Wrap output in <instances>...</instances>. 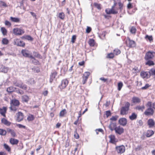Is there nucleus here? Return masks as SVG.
<instances>
[{
    "label": "nucleus",
    "mask_w": 155,
    "mask_h": 155,
    "mask_svg": "<svg viewBox=\"0 0 155 155\" xmlns=\"http://www.w3.org/2000/svg\"><path fill=\"white\" fill-rule=\"evenodd\" d=\"M15 44L17 46L22 47H24L25 46V43L22 41H21L19 38H16L14 40Z\"/></svg>",
    "instance_id": "10"
},
{
    "label": "nucleus",
    "mask_w": 155,
    "mask_h": 155,
    "mask_svg": "<svg viewBox=\"0 0 155 155\" xmlns=\"http://www.w3.org/2000/svg\"><path fill=\"white\" fill-rule=\"evenodd\" d=\"M2 42L4 45H7L9 41L6 38H3L2 40Z\"/></svg>",
    "instance_id": "42"
},
{
    "label": "nucleus",
    "mask_w": 155,
    "mask_h": 155,
    "mask_svg": "<svg viewBox=\"0 0 155 155\" xmlns=\"http://www.w3.org/2000/svg\"><path fill=\"white\" fill-rule=\"evenodd\" d=\"M144 108H145V107L144 106H137L135 108V109L136 110H143Z\"/></svg>",
    "instance_id": "54"
},
{
    "label": "nucleus",
    "mask_w": 155,
    "mask_h": 155,
    "mask_svg": "<svg viewBox=\"0 0 155 155\" xmlns=\"http://www.w3.org/2000/svg\"><path fill=\"white\" fill-rule=\"evenodd\" d=\"M7 131L8 132L10 133L12 137H14L16 136V134L14 130L8 128L7 129Z\"/></svg>",
    "instance_id": "30"
},
{
    "label": "nucleus",
    "mask_w": 155,
    "mask_h": 155,
    "mask_svg": "<svg viewBox=\"0 0 155 155\" xmlns=\"http://www.w3.org/2000/svg\"><path fill=\"white\" fill-rule=\"evenodd\" d=\"M117 4V3L114 1V4L111 8L105 9L106 13L107 14H116L118 13L119 10L120 13L122 12L124 7V4L120 1H119L117 3L119 6L118 8L116 7Z\"/></svg>",
    "instance_id": "1"
},
{
    "label": "nucleus",
    "mask_w": 155,
    "mask_h": 155,
    "mask_svg": "<svg viewBox=\"0 0 155 155\" xmlns=\"http://www.w3.org/2000/svg\"><path fill=\"white\" fill-rule=\"evenodd\" d=\"M118 122L120 125L123 126H125L127 124V120L126 118H122L119 119Z\"/></svg>",
    "instance_id": "16"
},
{
    "label": "nucleus",
    "mask_w": 155,
    "mask_h": 155,
    "mask_svg": "<svg viewBox=\"0 0 155 155\" xmlns=\"http://www.w3.org/2000/svg\"><path fill=\"white\" fill-rule=\"evenodd\" d=\"M18 106L10 105L9 109L15 112L18 110Z\"/></svg>",
    "instance_id": "38"
},
{
    "label": "nucleus",
    "mask_w": 155,
    "mask_h": 155,
    "mask_svg": "<svg viewBox=\"0 0 155 155\" xmlns=\"http://www.w3.org/2000/svg\"><path fill=\"white\" fill-rule=\"evenodd\" d=\"M88 43L89 45L91 47H94L95 44L94 40L93 39H90Z\"/></svg>",
    "instance_id": "36"
},
{
    "label": "nucleus",
    "mask_w": 155,
    "mask_h": 155,
    "mask_svg": "<svg viewBox=\"0 0 155 155\" xmlns=\"http://www.w3.org/2000/svg\"><path fill=\"white\" fill-rule=\"evenodd\" d=\"M7 133L6 131L3 129H0V135L5 136Z\"/></svg>",
    "instance_id": "44"
},
{
    "label": "nucleus",
    "mask_w": 155,
    "mask_h": 155,
    "mask_svg": "<svg viewBox=\"0 0 155 155\" xmlns=\"http://www.w3.org/2000/svg\"><path fill=\"white\" fill-rule=\"evenodd\" d=\"M147 124L149 128H153L154 127L155 122L152 119H149L147 121Z\"/></svg>",
    "instance_id": "17"
},
{
    "label": "nucleus",
    "mask_w": 155,
    "mask_h": 155,
    "mask_svg": "<svg viewBox=\"0 0 155 155\" xmlns=\"http://www.w3.org/2000/svg\"><path fill=\"white\" fill-rule=\"evenodd\" d=\"M57 74V73L56 71H54L51 73V74L50 75V82H51L55 78Z\"/></svg>",
    "instance_id": "25"
},
{
    "label": "nucleus",
    "mask_w": 155,
    "mask_h": 155,
    "mask_svg": "<svg viewBox=\"0 0 155 155\" xmlns=\"http://www.w3.org/2000/svg\"><path fill=\"white\" fill-rule=\"evenodd\" d=\"M28 82L30 84H33L35 83V81L33 78H31L28 80Z\"/></svg>",
    "instance_id": "53"
},
{
    "label": "nucleus",
    "mask_w": 155,
    "mask_h": 155,
    "mask_svg": "<svg viewBox=\"0 0 155 155\" xmlns=\"http://www.w3.org/2000/svg\"><path fill=\"white\" fill-rule=\"evenodd\" d=\"M130 105V103L129 102H126L124 106L122 107L121 109L120 110V114L122 115L127 114L129 109Z\"/></svg>",
    "instance_id": "2"
},
{
    "label": "nucleus",
    "mask_w": 155,
    "mask_h": 155,
    "mask_svg": "<svg viewBox=\"0 0 155 155\" xmlns=\"http://www.w3.org/2000/svg\"><path fill=\"white\" fill-rule=\"evenodd\" d=\"M21 38L22 39H26L28 41H32L33 40V38L29 35H25Z\"/></svg>",
    "instance_id": "23"
},
{
    "label": "nucleus",
    "mask_w": 155,
    "mask_h": 155,
    "mask_svg": "<svg viewBox=\"0 0 155 155\" xmlns=\"http://www.w3.org/2000/svg\"><path fill=\"white\" fill-rule=\"evenodd\" d=\"M69 83V81L67 79H63L60 84L58 86L59 88L61 90L65 88Z\"/></svg>",
    "instance_id": "7"
},
{
    "label": "nucleus",
    "mask_w": 155,
    "mask_h": 155,
    "mask_svg": "<svg viewBox=\"0 0 155 155\" xmlns=\"http://www.w3.org/2000/svg\"><path fill=\"white\" fill-rule=\"evenodd\" d=\"M155 57V52L153 51H149L146 53L144 59L146 60L152 59Z\"/></svg>",
    "instance_id": "3"
},
{
    "label": "nucleus",
    "mask_w": 155,
    "mask_h": 155,
    "mask_svg": "<svg viewBox=\"0 0 155 155\" xmlns=\"http://www.w3.org/2000/svg\"><path fill=\"white\" fill-rule=\"evenodd\" d=\"M110 139L109 142L113 144H116L117 140L115 138V136L113 135H111L109 136Z\"/></svg>",
    "instance_id": "12"
},
{
    "label": "nucleus",
    "mask_w": 155,
    "mask_h": 155,
    "mask_svg": "<svg viewBox=\"0 0 155 155\" xmlns=\"http://www.w3.org/2000/svg\"><path fill=\"white\" fill-rule=\"evenodd\" d=\"M16 120L18 122L22 120L24 118L23 114L20 111L18 112L16 114Z\"/></svg>",
    "instance_id": "8"
},
{
    "label": "nucleus",
    "mask_w": 155,
    "mask_h": 155,
    "mask_svg": "<svg viewBox=\"0 0 155 155\" xmlns=\"http://www.w3.org/2000/svg\"><path fill=\"white\" fill-rule=\"evenodd\" d=\"M58 17L61 19L63 20L65 18V15L63 12L60 13L58 14Z\"/></svg>",
    "instance_id": "41"
},
{
    "label": "nucleus",
    "mask_w": 155,
    "mask_h": 155,
    "mask_svg": "<svg viewBox=\"0 0 155 155\" xmlns=\"http://www.w3.org/2000/svg\"><path fill=\"white\" fill-rule=\"evenodd\" d=\"M151 85H150L148 84H147L145 85L144 86L142 87L141 88V89L142 90H145L148 88Z\"/></svg>",
    "instance_id": "56"
},
{
    "label": "nucleus",
    "mask_w": 155,
    "mask_h": 155,
    "mask_svg": "<svg viewBox=\"0 0 155 155\" xmlns=\"http://www.w3.org/2000/svg\"><path fill=\"white\" fill-rule=\"evenodd\" d=\"M136 30V29L134 27H132L130 29V31L132 34H135Z\"/></svg>",
    "instance_id": "51"
},
{
    "label": "nucleus",
    "mask_w": 155,
    "mask_h": 155,
    "mask_svg": "<svg viewBox=\"0 0 155 155\" xmlns=\"http://www.w3.org/2000/svg\"><path fill=\"white\" fill-rule=\"evenodd\" d=\"M123 86V84L122 82H119L118 83L117 87H118V91H120L121 90L122 87Z\"/></svg>",
    "instance_id": "48"
},
{
    "label": "nucleus",
    "mask_w": 155,
    "mask_h": 155,
    "mask_svg": "<svg viewBox=\"0 0 155 155\" xmlns=\"http://www.w3.org/2000/svg\"><path fill=\"white\" fill-rule=\"evenodd\" d=\"M115 150L118 154H122L125 152L126 148L124 145L117 146L115 147Z\"/></svg>",
    "instance_id": "5"
},
{
    "label": "nucleus",
    "mask_w": 155,
    "mask_h": 155,
    "mask_svg": "<svg viewBox=\"0 0 155 155\" xmlns=\"http://www.w3.org/2000/svg\"><path fill=\"white\" fill-rule=\"evenodd\" d=\"M67 113L66 110L65 109H63L60 112L59 116L60 117H64L66 114Z\"/></svg>",
    "instance_id": "31"
},
{
    "label": "nucleus",
    "mask_w": 155,
    "mask_h": 155,
    "mask_svg": "<svg viewBox=\"0 0 155 155\" xmlns=\"http://www.w3.org/2000/svg\"><path fill=\"white\" fill-rule=\"evenodd\" d=\"M25 32L24 29L21 28H15L13 30V33L15 35H21L23 34Z\"/></svg>",
    "instance_id": "6"
},
{
    "label": "nucleus",
    "mask_w": 155,
    "mask_h": 155,
    "mask_svg": "<svg viewBox=\"0 0 155 155\" xmlns=\"http://www.w3.org/2000/svg\"><path fill=\"white\" fill-rule=\"evenodd\" d=\"M91 28L87 26L86 29V32L87 33H89L91 31Z\"/></svg>",
    "instance_id": "59"
},
{
    "label": "nucleus",
    "mask_w": 155,
    "mask_h": 155,
    "mask_svg": "<svg viewBox=\"0 0 155 155\" xmlns=\"http://www.w3.org/2000/svg\"><path fill=\"white\" fill-rule=\"evenodd\" d=\"M145 38L147 41H149L150 42L153 41V38L152 35L149 36L146 35L145 37Z\"/></svg>",
    "instance_id": "32"
},
{
    "label": "nucleus",
    "mask_w": 155,
    "mask_h": 155,
    "mask_svg": "<svg viewBox=\"0 0 155 155\" xmlns=\"http://www.w3.org/2000/svg\"><path fill=\"white\" fill-rule=\"evenodd\" d=\"M20 88L24 90H27L28 89V87L26 85L23 84V83L22 84V85L21 86Z\"/></svg>",
    "instance_id": "55"
},
{
    "label": "nucleus",
    "mask_w": 155,
    "mask_h": 155,
    "mask_svg": "<svg viewBox=\"0 0 155 155\" xmlns=\"http://www.w3.org/2000/svg\"><path fill=\"white\" fill-rule=\"evenodd\" d=\"M147 61L145 63L146 65H148L149 66H153L154 65V63L153 61L150 60H147Z\"/></svg>",
    "instance_id": "40"
},
{
    "label": "nucleus",
    "mask_w": 155,
    "mask_h": 155,
    "mask_svg": "<svg viewBox=\"0 0 155 155\" xmlns=\"http://www.w3.org/2000/svg\"><path fill=\"white\" fill-rule=\"evenodd\" d=\"M131 101L134 104H139L141 102V100L140 99L137 97H134L132 98Z\"/></svg>",
    "instance_id": "19"
},
{
    "label": "nucleus",
    "mask_w": 155,
    "mask_h": 155,
    "mask_svg": "<svg viewBox=\"0 0 155 155\" xmlns=\"http://www.w3.org/2000/svg\"><path fill=\"white\" fill-rule=\"evenodd\" d=\"M149 73L150 75V76H155V69L151 68L149 71Z\"/></svg>",
    "instance_id": "45"
},
{
    "label": "nucleus",
    "mask_w": 155,
    "mask_h": 155,
    "mask_svg": "<svg viewBox=\"0 0 155 155\" xmlns=\"http://www.w3.org/2000/svg\"><path fill=\"white\" fill-rule=\"evenodd\" d=\"M35 119L33 115L30 114L27 117V119L28 121H31Z\"/></svg>",
    "instance_id": "43"
},
{
    "label": "nucleus",
    "mask_w": 155,
    "mask_h": 155,
    "mask_svg": "<svg viewBox=\"0 0 155 155\" xmlns=\"http://www.w3.org/2000/svg\"><path fill=\"white\" fill-rule=\"evenodd\" d=\"M125 43L126 46L130 48H134L136 46V43L132 40H131L129 37H127L125 41Z\"/></svg>",
    "instance_id": "4"
},
{
    "label": "nucleus",
    "mask_w": 155,
    "mask_h": 155,
    "mask_svg": "<svg viewBox=\"0 0 155 155\" xmlns=\"http://www.w3.org/2000/svg\"><path fill=\"white\" fill-rule=\"evenodd\" d=\"M152 103L150 101H149L148 102L147 104L146 105V106L147 107H149V108H151L152 107Z\"/></svg>",
    "instance_id": "63"
},
{
    "label": "nucleus",
    "mask_w": 155,
    "mask_h": 155,
    "mask_svg": "<svg viewBox=\"0 0 155 155\" xmlns=\"http://www.w3.org/2000/svg\"><path fill=\"white\" fill-rule=\"evenodd\" d=\"M5 25L8 26V27H10L11 25V23L7 20H5Z\"/></svg>",
    "instance_id": "57"
},
{
    "label": "nucleus",
    "mask_w": 155,
    "mask_h": 155,
    "mask_svg": "<svg viewBox=\"0 0 155 155\" xmlns=\"http://www.w3.org/2000/svg\"><path fill=\"white\" fill-rule=\"evenodd\" d=\"M16 89V88L13 87H10L7 88L6 91L8 93H11L14 92Z\"/></svg>",
    "instance_id": "33"
},
{
    "label": "nucleus",
    "mask_w": 155,
    "mask_h": 155,
    "mask_svg": "<svg viewBox=\"0 0 155 155\" xmlns=\"http://www.w3.org/2000/svg\"><path fill=\"white\" fill-rule=\"evenodd\" d=\"M154 112L153 109L151 108H149L147 109L145 111L144 114L147 116H150L152 115Z\"/></svg>",
    "instance_id": "15"
},
{
    "label": "nucleus",
    "mask_w": 155,
    "mask_h": 155,
    "mask_svg": "<svg viewBox=\"0 0 155 155\" xmlns=\"http://www.w3.org/2000/svg\"><path fill=\"white\" fill-rule=\"evenodd\" d=\"M8 7V5L5 2L0 1V7Z\"/></svg>",
    "instance_id": "47"
},
{
    "label": "nucleus",
    "mask_w": 155,
    "mask_h": 155,
    "mask_svg": "<svg viewBox=\"0 0 155 155\" xmlns=\"http://www.w3.org/2000/svg\"><path fill=\"white\" fill-rule=\"evenodd\" d=\"M80 116H78V119L77 120H75L74 122V124L76 125H77L78 123L80 124L81 123V121H79V118L80 117Z\"/></svg>",
    "instance_id": "64"
},
{
    "label": "nucleus",
    "mask_w": 155,
    "mask_h": 155,
    "mask_svg": "<svg viewBox=\"0 0 155 155\" xmlns=\"http://www.w3.org/2000/svg\"><path fill=\"white\" fill-rule=\"evenodd\" d=\"M90 73L89 72H86L84 74L83 77L88 79L89 76L90 75Z\"/></svg>",
    "instance_id": "52"
},
{
    "label": "nucleus",
    "mask_w": 155,
    "mask_h": 155,
    "mask_svg": "<svg viewBox=\"0 0 155 155\" xmlns=\"http://www.w3.org/2000/svg\"><path fill=\"white\" fill-rule=\"evenodd\" d=\"M7 110V107H4L2 108H0V114L4 117H6V114Z\"/></svg>",
    "instance_id": "14"
},
{
    "label": "nucleus",
    "mask_w": 155,
    "mask_h": 155,
    "mask_svg": "<svg viewBox=\"0 0 155 155\" xmlns=\"http://www.w3.org/2000/svg\"><path fill=\"white\" fill-rule=\"evenodd\" d=\"M1 123L4 125L9 126L11 124V123L8 121V120L5 118H2L1 120Z\"/></svg>",
    "instance_id": "21"
},
{
    "label": "nucleus",
    "mask_w": 155,
    "mask_h": 155,
    "mask_svg": "<svg viewBox=\"0 0 155 155\" xmlns=\"http://www.w3.org/2000/svg\"><path fill=\"white\" fill-rule=\"evenodd\" d=\"M74 137L76 139H78L79 138L78 134L77 133V129H76L74 131Z\"/></svg>",
    "instance_id": "49"
},
{
    "label": "nucleus",
    "mask_w": 155,
    "mask_h": 155,
    "mask_svg": "<svg viewBox=\"0 0 155 155\" xmlns=\"http://www.w3.org/2000/svg\"><path fill=\"white\" fill-rule=\"evenodd\" d=\"M114 57V54L112 52L108 53L106 56L107 58L109 59H113Z\"/></svg>",
    "instance_id": "35"
},
{
    "label": "nucleus",
    "mask_w": 155,
    "mask_h": 155,
    "mask_svg": "<svg viewBox=\"0 0 155 155\" xmlns=\"http://www.w3.org/2000/svg\"><path fill=\"white\" fill-rule=\"evenodd\" d=\"M140 69L138 67L135 66L134 68L132 69V72L134 74H137L140 72Z\"/></svg>",
    "instance_id": "29"
},
{
    "label": "nucleus",
    "mask_w": 155,
    "mask_h": 155,
    "mask_svg": "<svg viewBox=\"0 0 155 155\" xmlns=\"http://www.w3.org/2000/svg\"><path fill=\"white\" fill-rule=\"evenodd\" d=\"M10 19L12 21L18 23L20 22V18H18L11 17Z\"/></svg>",
    "instance_id": "28"
},
{
    "label": "nucleus",
    "mask_w": 155,
    "mask_h": 155,
    "mask_svg": "<svg viewBox=\"0 0 155 155\" xmlns=\"http://www.w3.org/2000/svg\"><path fill=\"white\" fill-rule=\"evenodd\" d=\"M118 117L117 116H113L110 119V120L114 121H116L117 120Z\"/></svg>",
    "instance_id": "58"
},
{
    "label": "nucleus",
    "mask_w": 155,
    "mask_h": 155,
    "mask_svg": "<svg viewBox=\"0 0 155 155\" xmlns=\"http://www.w3.org/2000/svg\"><path fill=\"white\" fill-rule=\"evenodd\" d=\"M20 105V102L18 100L16 99H12L10 102V105L19 107Z\"/></svg>",
    "instance_id": "18"
},
{
    "label": "nucleus",
    "mask_w": 155,
    "mask_h": 155,
    "mask_svg": "<svg viewBox=\"0 0 155 155\" xmlns=\"http://www.w3.org/2000/svg\"><path fill=\"white\" fill-rule=\"evenodd\" d=\"M100 79L102 81H103L104 82H106V83H107L108 82V79L107 78H105L104 77H101L100 78Z\"/></svg>",
    "instance_id": "61"
},
{
    "label": "nucleus",
    "mask_w": 155,
    "mask_h": 155,
    "mask_svg": "<svg viewBox=\"0 0 155 155\" xmlns=\"http://www.w3.org/2000/svg\"><path fill=\"white\" fill-rule=\"evenodd\" d=\"M21 99L22 102L27 103L29 100V98L28 96L25 95L21 96Z\"/></svg>",
    "instance_id": "22"
},
{
    "label": "nucleus",
    "mask_w": 155,
    "mask_h": 155,
    "mask_svg": "<svg viewBox=\"0 0 155 155\" xmlns=\"http://www.w3.org/2000/svg\"><path fill=\"white\" fill-rule=\"evenodd\" d=\"M141 77L143 78H149L150 77V75L149 73V72L142 71L140 73Z\"/></svg>",
    "instance_id": "11"
},
{
    "label": "nucleus",
    "mask_w": 155,
    "mask_h": 155,
    "mask_svg": "<svg viewBox=\"0 0 155 155\" xmlns=\"http://www.w3.org/2000/svg\"><path fill=\"white\" fill-rule=\"evenodd\" d=\"M4 148L8 153H11V148L9 145L6 143H4L3 145Z\"/></svg>",
    "instance_id": "24"
},
{
    "label": "nucleus",
    "mask_w": 155,
    "mask_h": 155,
    "mask_svg": "<svg viewBox=\"0 0 155 155\" xmlns=\"http://www.w3.org/2000/svg\"><path fill=\"white\" fill-rule=\"evenodd\" d=\"M21 53L24 56L26 57L29 58L33 59L35 61H36L35 59L31 54H29L28 51L25 50H23L21 51Z\"/></svg>",
    "instance_id": "9"
},
{
    "label": "nucleus",
    "mask_w": 155,
    "mask_h": 155,
    "mask_svg": "<svg viewBox=\"0 0 155 155\" xmlns=\"http://www.w3.org/2000/svg\"><path fill=\"white\" fill-rule=\"evenodd\" d=\"M94 7L99 10L101 9V5L100 4L95 2L94 3Z\"/></svg>",
    "instance_id": "46"
},
{
    "label": "nucleus",
    "mask_w": 155,
    "mask_h": 155,
    "mask_svg": "<svg viewBox=\"0 0 155 155\" xmlns=\"http://www.w3.org/2000/svg\"><path fill=\"white\" fill-rule=\"evenodd\" d=\"M116 127V124L115 123L111 122L109 126V128L112 131L115 130Z\"/></svg>",
    "instance_id": "26"
},
{
    "label": "nucleus",
    "mask_w": 155,
    "mask_h": 155,
    "mask_svg": "<svg viewBox=\"0 0 155 155\" xmlns=\"http://www.w3.org/2000/svg\"><path fill=\"white\" fill-rule=\"evenodd\" d=\"M154 134L153 131L152 130H148L146 132V136L147 137H150L153 135Z\"/></svg>",
    "instance_id": "27"
},
{
    "label": "nucleus",
    "mask_w": 155,
    "mask_h": 155,
    "mask_svg": "<svg viewBox=\"0 0 155 155\" xmlns=\"http://www.w3.org/2000/svg\"><path fill=\"white\" fill-rule=\"evenodd\" d=\"M105 115L107 117H108L109 116H110L111 115V113L110 111H106Z\"/></svg>",
    "instance_id": "62"
},
{
    "label": "nucleus",
    "mask_w": 155,
    "mask_h": 155,
    "mask_svg": "<svg viewBox=\"0 0 155 155\" xmlns=\"http://www.w3.org/2000/svg\"><path fill=\"white\" fill-rule=\"evenodd\" d=\"M0 30L3 35H7V31L5 27H1Z\"/></svg>",
    "instance_id": "39"
},
{
    "label": "nucleus",
    "mask_w": 155,
    "mask_h": 155,
    "mask_svg": "<svg viewBox=\"0 0 155 155\" xmlns=\"http://www.w3.org/2000/svg\"><path fill=\"white\" fill-rule=\"evenodd\" d=\"M121 53L120 50L117 48H115L113 51V53L115 55H118L120 54Z\"/></svg>",
    "instance_id": "37"
},
{
    "label": "nucleus",
    "mask_w": 155,
    "mask_h": 155,
    "mask_svg": "<svg viewBox=\"0 0 155 155\" xmlns=\"http://www.w3.org/2000/svg\"><path fill=\"white\" fill-rule=\"evenodd\" d=\"M22 82L21 81H20L18 82H16L14 83V85H15L16 86H17L18 87H20L21 85H22Z\"/></svg>",
    "instance_id": "50"
},
{
    "label": "nucleus",
    "mask_w": 155,
    "mask_h": 155,
    "mask_svg": "<svg viewBox=\"0 0 155 155\" xmlns=\"http://www.w3.org/2000/svg\"><path fill=\"white\" fill-rule=\"evenodd\" d=\"M116 133L120 135L124 132V128L120 126L116 127L114 130Z\"/></svg>",
    "instance_id": "13"
},
{
    "label": "nucleus",
    "mask_w": 155,
    "mask_h": 155,
    "mask_svg": "<svg viewBox=\"0 0 155 155\" xmlns=\"http://www.w3.org/2000/svg\"><path fill=\"white\" fill-rule=\"evenodd\" d=\"M137 115L135 113H132V114L129 116L130 119L132 120H134L137 119Z\"/></svg>",
    "instance_id": "34"
},
{
    "label": "nucleus",
    "mask_w": 155,
    "mask_h": 155,
    "mask_svg": "<svg viewBox=\"0 0 155 155\" xmlns=\"http://www.w3.org/2000/svg\"><path fill=\"white\" fill-rule=\"evenodd\" d=\"M76 39V36L75 35H73L72 36L71 40V42L73 43L75 42Z\"/></svg>",
    "instance_id": "60"
},
{
    "label": "nucleus",
    "mask_w": 155,
    "mask_h": 155,
    "mask_svg": "<svg viewBox=\"0 0 155 155\" xmlns=\"http://www.w3.org/2000/svg\"><path fill=\"white\" fill-rule=\"evenodd\" d=\"M19 142L18 140L11 138L9 139V142L12 145H17Z\"/></svg>",
    "instance_id": "20"
}]
</instances>
